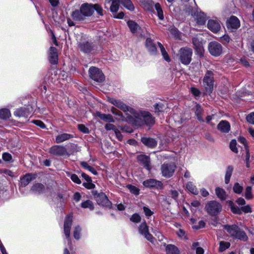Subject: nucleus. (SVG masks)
<instances>
[{
	"instance_id": "obj_1",
	"label": "nucleus",
	"mask_w": 254,
	"mask_h": 254,
	"mask_svg": "<svg viewBox=\"0 0 254 254\" xmlns=\"http://www.w3.org/2000/svg\"><path fill=\"white\" fill-rule=\"evenodd\" d=\"M133 118L136 126H141L144 124L151 126L155 123V118L148 112L140 111L138 113L136 111Z\"/></svg>"
},
{
	"instance_id": "obj_2",
	"label": "nucleus",
	"mask_w": 254,
	"mask_h": 254,
	"mask_svg": "<svg viewBox=\"0 0 254 254\" xmlns=\"http://www.w3.org/2000/svg\"><path fill=\"white\" fill-rule=\"evenodd\" d=\"M202 85L206 92L211 93L214 85V74L211 70L206 71L202 81Z\"/></svg>"
},
{
	"instance_id": "obj_3",
	"label": "nucleus",
	"mask_w": 254,
	"mask_h": 254,
	"mask_svg": "<svg viewBox=\"0 0 254 254\" xmlns=\"http://www.w3.org/2000/svg\"><path fill=\"white\" fill-rule=\"evenodd\" d=\"M192 51L189 48H181L178 54L179 59L182 64L188 65L191 62Z\"/></svg>"
},
{
	"instance_id": "obj_4",
	"label": "nucleus",
	"mask_w": 254,
	"mask_h": 254,
	"mask_svg": "<svg viewBox=\"0 0 254 254\" xmlns=\"http://www.w3.org/2000/svg\"><path fill=\"white\" fill-rule=\"evenodd\" d=\"M206 212L210 215L214 216L220 213L222 210V205L218 202L212 200L209 201L205 207Z\"/></svg>"
},
{
	"instance_id": "obj_5",
	"label": "nucleus",
	"mask_w": 254,
	"mask_h": 254,
	"mask_svg": "<svg viewBox=\"0 0 254 254\" xmlns=\"http://www.w3.org/2000/svg\"><path fill=\"white\" fill-rule=\"evenodd\" d=\"M176 166L174 163H165L161 168V173L163 177L165 178L171 177L175 172Z\"/></svg>"
},
{
	"instance_id": "obj_6",
	"label": "nucleus",
	"mask_w": 254,
	"mask_h": 254,
	"mask_svg": "<svg viewBox=\"0 0 254 254\" xmlns=\"http://www.w3.org/2000/svg\"><path fill=\"white\" fill-rule=\"evenodd\" d=\"M109 101L113 105L119 108L124 112H129L132 115L133 117L135 114L136 111L132 108L127 105L122 101L115 99H110Z\"/></svg>"
},
{
	"instance_id": "obj_7",
	"label": "nucleus",
	"mask_w": 254,
	"mask_h": 254,
	"mask_svg": "<svg viewBox=\"0 0 254 254\" xmlns=\"http://www.w3.org/2000/svg\"><path fill=\"white\" fill-rule=\"evenodd\" d=\"M90 77L95 81L101 82L105 80V76L102 71L98 68L92 66L89 69Z\"/></svg>"
},
{
	"instance_id": "obj_8",
	"label": "nucleus",
	"mask_w": 254,
	"mask_h": 254,
	"mask_svg": "<svg viewBox=\"0 0 254 254\" xmlns=\"http://www.w3.org/2000/svg\"><path fill=\"white\" fill-rule=\"evenodd\" d=\"M208 48L210 54L215 57L220 56L223 52V47L222 45L220 43L215 41L209 43Z\"/></svg>"
},
{
	"instance_id": "obj_9",
	"label": "nucleus",
	"mask_w": 254,
	"mask_h": 254,
	"mask_svg": "<svg viewBox=\"0 0 254 254\" xmlns=\"http://www.w3.org/2000/svg\"><path fill=\"white\" fill-rule=\"evenodd\" d=\"M49 153L53 155L62 156L68 154L66 148L60 145H55L49 149Z\"/></svg>"
},
{
	"instance_id": "obj_10",
	"label": "nucleus",
	"mask_w": 254,
	"mask_h": 254,
	"mask_svg": "<svg viewBox=\"0 0 254 254\" xmlns=\"http://www.w3.org/2000/svg\"><path fill=\"white\" fill-rule=\"evenodd\" d=\"M139 233L143 235L148 241L151 243H153L154 238L152 235L149 233L148 227L147 226L146 223H141L138 228Z\"/></svg>"
},
{
	"instance_id": "obj_11",
	"label": "nucleus",
	"mask_w": 254,
	"mask_h": 254,
	"mask_svg": "<svg viewBox=\"0 0 254 254\" xmlns=\"http://www.w3.org/2000/svg\"><path fill=\"white\" fill-rule=\"evenodd\" d=\"M72 216L71 214H69L65 217L64 225V233L66 238L68 240H69L70 238V229L72 225Z\"/></svg>"
},
{
	"instance_id": "obj_12",
	"label": "nucleus",
	"mask_w": 254,
	"mask_h": 254,
	"mask_svg": "<svg viewBox=\"0 0 254 254\" xmlns=\"http://www.w3.org/2000/svg\"><path fill=\"white\" fill-rule=\"evenodd\" d=\"M96 200L99 205L105 207H110L111 202L104 193H100L95 195Z\"/></svg>"
},
{
	"instance_id": "obj_13",
	"label": "nucleus",
	"mask_w": 254,
	"mask_h": 254,
	"mask_svg": "<svg viewBox=\"0 0 254 254\" xmlns=\"http://www.w3.org/2000/svg\"><path fill=\"white\" fill-rule=\"evenodd\" d=\"M143 185L148 188H155L157 189L163 188V184L161 182L153 179H149L144 181Z\"/></svg>"
},
{
	"instance_id": "obj_14",
	"label": "nucleus",
	"mask_w": 254,
	"mask_h": 254,
	"mask_svg": "<svg viewBox=\"0 0 254 254\" xmlns=\"http://www.w3.org/2000/svg\"><path fill=\"white\" fill-rule=\"evenodd\" d=\"M78 47L81 52L84 53H89L93 50L94 45L92 43L83 41L78 43Z\"/></svg>"
},
{
	"instance_id": "obj_15",
	"label": "nucleus",
	"mask_w": 254,
	"mask_h": 254,
	"mask_svg": "<svg viewBox=\"0 0 254 254\" xmlns=\"http://www.w3.org/2000/svg\"><path fill=\"white\" fill-rule=\"evenodd\" d=\"M145 47L150 54L152 55H157V50L156 45L151 38H148L146 39L145 41Z\"/></svg>"
},
{
	"instance_id": "obj_16",
	"label": "nucleus",
	"mask_w": 254,
	"mask_h": 254,
	"mask_svg": "<svg viewBox=\"0 0 254 254\" xmlns=\"http://www.w3.org/2000/svg\"><path fill=\"white\" fill-rule=\"evenodd\" d=\"M93 4L83 3L80 6V10L85 16H90L94 12Z\"/></svg>"
},
{
	"instance_id": "obj_17",
	"label": "nucleus",
	"mask_w": 254,
	"mask_h": 254,
	"mask_svg": "<svg viewBox=\"0 0 254 254\" xmlns=\"http://www.w3.org/2000/svg\"><path fill=\"white\" fill-rule=\"evenodd\" d=\"M112 3L110 7V11L113 13L117 12L119 8V4L121 2V0H105V7L107 8V5Z\"/></svg>"
},
{
	"instance_id": "obj_18",
	"label": "nucleus",
	"mask_w": 254,
	"mask_h": 254,
	"mask_svg": "<svg viewBox=\"0 0 254 254\" xmlns=\"http://www.w3.org/2000/svg\"><path fill=\"white\" fill-rule=\"evenodd\" d=\"M49 60L52 64H57L58 60L57 50L54 47H51L49 53Z\"/></svg>"
},
{
	"instance_id": "obj_19",
	"label": "nucleus",
	"mask_w": 254,
	"mask_h": 254,
	"mask_svg": "<svg viewBox=\"0 0 254 254\" xmlns=\"http://www.w3.org/2000/svg\"><path fill=\"white\" fill-rule=\"evenodd\" d=\"M138 161L147 170H150L151 167L150 165V158L145 155H140L137 157Z\"/></svg>"
},
{
	"instance_id": "obj_20",
	"label": "nucleus",
	"mask_w": 254,
	"mask_h": 254,
	"mask_svg": "<svg viewBox=\"0 0 254 254\" xmlns=\"http://www.w3.org/2000/svg\"><path fill=\"white\" fill-rule=\"evenodd\" d=\"M73 137L74 135L72 134L67 133H61L56 136L55 142L58 144L61 143L65 141L69 140L70 139L73 138Z\"/></svg>"
},
{
	"instance_id": "obj_21",
	"label": "nucleus",
	"mask_w": 254,
	"mask_h": 254,
	"mask_svg": "<svg viewBox=\"0 0 254 254\" xmlns=\"http://www.w3.org/2000/svg\"><path fill=\"white\" fill-rule=\"evenodd\" d=\"M141 141L144 145L149 148H154L157 144V141L153 138L143 137L141 138Z\"/></svg>"
},
{
	"instance_id": "obj_22",
	"label": "nucleus",
	"mask_w": 254,
	"mask_h": 254,
	"mask_svg": "<svg viewBox=\"0 0 254 254\" xmlns=\"http://www.w3.org/2000/svg\"><path fill=\"white\" fill-rule=\"evenodd\" d=\"M240 26V21L236 16H232L227 21V27L228 28L237 29Z\"/></svg>"
},
{
	"instance_id": "obj_23",
	"label": "nucleus",
	"mask_w": 254,
	"mask_h": 254,
	"mask_svg": "<svg viewBox=\"0 0 254 254\" xmlns=\"http://www.w3.org/2000/svg\"><path fill=\"white\" fill-rule=\"evenodd\" d=\"M208 28L214 33H217L220 29L219 22L216 20H209L207 23Z\"/></svg>"
},
{
	"instance_id": "obj_24",
	"label": "nucleus",
	"mask_w": 254,
	"mask_h": 254,
	"mask_svg": "<svg viewBox=\"0 0 254 254\" xmlns=\"http://www.w3.org/2000/svg\"><path fill=\"white\" fill-rule=\"evenodd\" d=\"M36 178V174H32L30 173L26 174L21 179V185L22 187H26L30 182L34 180Z\"/></svg>"
},
{
	"instance_id": "obj_25",
	"label": "nucleus",
	"mask_w": 254,
	"mask_h": 254,
	"mask_svg": "<svg viewBox=\"0 0 254 254\" xmlns=\"http://www.w3.org/2000/svg\"><path fill=\"white\" fill-rule=\"evenodd\" d=\"M217 128L223 133H227L230 130V125L226 121H221L217 126Z\"/></svg>"
},
{
	"instance_id": "obj_26",
	"label": "nucleus",
	"mask_w": 254,
	"mask_h": 254,
	"mask_svg": "<svg viewBox=\"0 0 254 254\" xmlns=\"http://www.w3.org/2000/svg\"><path fill=\"white\" fill-rule=\"evenodd\" d=\"M203 112L204 110L201 106L199 104H196L194 107V113L197 120L201 122H204L203 118Z\"/></svg>"
},
{
	"instance_id": "obj_27",
	"label": "nucleus",
	"mask_w": 254,
	"mask_h": 254,
	"mask_svg": "<svg viewBox=\"0 0 254 254\" xmlns=\"http://www.w3.org/2000/svg\"><path fill=\"white\" fill-rule=\"evenodd\" d=\"M233 237L243 241H246L248 239L246 233L239 227H238Z\"/></svg>"
},
{
	"instance_id": "obj_28",
	"label": "nucleus",
	"mask_w": 254,
	"mask_h": 254,
	"mask_svg": "<svg viewBox=\"0 0 254 254\" xmlns=\"http://www.w3.org/2000/svg\"><path fill=\"white\" fill-rule=\"evenodd\" d=\"M196 23L199 25H203L206 21V16L203 12H198L195 15Z\"/></svg>"
},
{
	"instance_id": "obj_29",
	"label": "nucleus",
	"mask_w": 254,
	"mask_h": 254,
	"mask_svg": "<svg viewBox=\"0 0 254 254\" xmlns=\"http://www.w3.org/2000/svg\"><path fill=\"white\" fill-rule=\"evenodd\" d=\"M31 190L35 193H41L44 191L45 187L41 183H36L33 185Z\"/></svg>"
},
{
	"instance_id": "obj_30",
	"label": "nucleus",
	"mask_w": 254,
	"mask_h": 254,
	"mask_svg": "<svg viewBox=\"0 0 254 254\" xmlns=\"http://www.w3.org/2000/svg\"><path fill=\"white\" fill-rule=\"evenodd\" d=\"M97 116L101 120L106 122L114 123L115 121L113 116L110 114H102L100 112L97 113Z\"/></svg>"
},
{
	"instance_id": "obj_31",
	"label": "nucleus",
	"mask_w": 254,
	"mask_h": 254,
	"mask_svg": "<svg viewBox=\"0 0 254 254\" xmlns=\"http://www.w3.org/2000/svg\"><path fill=\"white\" fill-rule=\"evenodd\" d=\"M238 226L236 225H225L223 226V228L229 233L230 236L232 237L234 236L235 233L236 232Z\"/></svg>"
},
{
	"instance_id": "obj_32",
	"label": "nucleus",
	"mask_w": 254,
	"mask_h": 254,
	"mask_svg": "<svg viewBox=\"0 0 254 254\" xmlns=\"http://www.w3.org/2000/svg\"><path fill=\"white\" fill-rule=\"evenodd\" d=\"M71 17L74 20L79 21L84 20L85 15L80 10H76L72 12Z\"/></svg>"
},
{
	"instance_id": "obj_33",
	"label": "nucleus",
	"mask_w": 254,
	"mask_h": 254,
	"mask_svg": "<svg viewBox=\"0 0 254 254\" xmlns=\"http://www.w3.org/2000/svg\"><path fill=\"white\" fill-rule=\"evenodd\" d=\"M233 170L234 168L231 165H229L227 167L225 175V184H228L229 183Z\"/></svg>"
},
{
	"instance_id": "obj_34",
	"label": "nucleus",
	"mask_w": 254,
	"mask_h": 254,
	"mask_svg": "<svg viewBox=\"0 0 254 254\" xmlns=\"http://www.w3.org/2000/svg\"><path fill=\"white\" fill-rule=\"evenodd\" d=\"M14 115L18 117H25L27 118L29 115V113L26 108H21L15 110L14 112Z\"/></svg>"
},
{
	"instance_id": "obj_35",
	"label": "nucleus",
	"mask_w": 254,
	"mask_h": 254,
	"mask_svg": "<svg viewBox=\"0 0 254 254\" xmlns=\"http://www.w3.org/2000/svg\"><path fill=\"white\" fill-rule=\"evenodd\" d=\"M127 25L132 33H136L138 30L140 29V26L136 22L132 20H129L127 22Z\"/></svg>"
},
{
	"instance_id": "obj_36",
	"label": "nucleus",
	"mask_w": 254,
	"mask_h": 254,
	"mask_svg": "<svg viewBox=\"0 0 254 254\" xmlns=\"http://www.w3.org/2000/svg\"><path fill=\"white\" fill-rule=\"evenodd\" d=\"M157 44L160 49L164 59L167 62H170L171 61V59L163 45L160 42H157Z\"/></svg>"
},
{
	"instance_id": "obj_37",
	"label": "nucleus",
	"mask_w": 254,
	"mask_h": 254,
	"mask_svg": "<svg viewBox=\"0 0 254 254\" xmlns=\"http://www.w3.org/2000/svg\"><path fill=\"white\" fill-rule=\"evenodd\" d=\"M167 254H179L178 249L174 245H168L166 248Z\"/></svg>"
},
{
	"instance_id": "obj_38",
	"label": "nucleus",
	"mask_w": 254,
	"mask_h": 254,
	"mask_svg": "<svg viewBox=\"0 0 254 254\" xmlns=\"http://www.w3.org/2000/svg\"><path fill=\"white\" fill-rule=\"evenodd\" d=\"M215 193L217 197L221 200H225L226 198L225 191L222 188H216Z\"/></svg>"
},
{
	"instance_id": "obj_39",
	"label": "nucleus",
	"mask_w": 254,
	"mask_h": 254,
	"mask_svg": "<svg viewBox=\"0 0 254 254\" xmlns=\"http://www.w3.org/2000/svg\"><path fill=\"white\" fill-rule=\"evenodd\" d=\"M112 113L117 116L116 119L119 121H124L125 117L122 113L114 107H112L111 110Z\"/></svg>"
},
{
	"instance_id": "obj_40",
	"label": "nucleus",
	"mask_w": 254,
	"mask_h": 254,
	"mask_svg": "<svg viewBox=\"0 0 254 254\" xmlns=\"http://www.w3.org/2000/svg\"><path fill=\"white\" fill-rule=\"evenodd\" d=\"M121 3L128 10H134V7L130 0H121Z\"/></svg>"
},
{
	"instance_id": "obj_41",
	"label": "nucleus",
	"mask_w": 254,
	"mask_h": 254,
	"mask_svg": "<svg viewBox=\"0 0 254 254\" xmlns=\"http://www.w3.org/2000/svg\"><path fill=\"white\" fill-rule=\"evenodd\" d=\"M80 165L84 168L85 169L87 170L93 174L96 175L97 174V172L96 170L92 166L88 165V164L86 162H81Z\"/></svg>"
},
{
	"instance_id": "obj_42",
	"label": "nucleus",
	"mask_w": 254,
	"mask_h": 254,
	"mask_svg": "<svg viewBox=\"0 0 254 254\" xmlns=\"http://www.w3.org/2000/svg\"><path fill=\"white\" fill-rule=\"evenodd\" d=\"M155 8L157 11V16L159 19L163 20L164 19V14L161 5L159 3H156L155 4Z\"/></svg>"
},
{
	"instance_id": "obj_43",
	"label": "nucleus",
	"mask_w": 254,
	"mask_h": 254,
	"mask_svg": "<svg viewBox=\"0 0 254 254\" xmlns=\"http://www.w3.org/2000/svg\"><path fill=\"white\" fill-rule=\"evenodd\" d=\"M10 113L9 110L3 109L0 110V119H6L10 117Z\"/></svg>"
},
{
	"instance_id": "obj_44",
	"label": "nucleus",
	"mask_w": 254,
	"mask_h": 254,
	"mask_svg": "<svg viewBox=\"0 0 254 254\" xmlns=\"http://www.w3.org/2000/svg\"><path fill=\"white\" fill-rule=\"evenodd\" d=\"M186 188L190 192L193 194H197L198 191L196 187L193 184V183L191 182H189L187 184Z\"/></svg>"
},
{
	"instance_id": "obj_45",
	"label": "nucleus",
	"mask_w": 254,
	"mask_h": 254,
	"mask_svg": "<svg viewBox=\"0 0 254 254\" xmlns=\"http://www.w3.org/2000/svg\"><path fill=\"white\" fill-rule=\"evenodd\" d=\"M81 206L83 208H89L90 210H93L94 209L93 204L90 200H87L82 202Z\"/></svg>"
},
{
	"instance_id": "obj_46",
	"label": "nucleus",
	"mask_w": 254,
	"mask_h": 254,
	"mask_svg": "<svg viewBox=\"0 0 254 254\" xmlns=\"http://www.w3.org/2000/svg\"><path fill=\"white\" fill-rule=\"evenodd\" d=\"M245 197L247 199H251L253 197L252 194V188L248 186L246 188L245 191Z\"/></svg>"
},
{
	"instance_id": "obj_47",
	"label": "nucleus",
	"mask_w": 254,
	"mask_h": 254,
	"mask_svg": "<svg viewBox=\"0 0 254 254\" xmlns=\"http://www.w3.org/2000/svg\"><path fill=\"white\" fill-rule=\"evenodd\" d=\"M219 251L224 252L230 246V243L228 242L221 241L220 242Z\"/></svg>"
},
{
	"instance_id": "obj_48",
	"label": "nucleus",
	"mask_w": 254,
	"mask_h": 254,
	"mask_svg": "<svg viewBox=\"0 0 254 254\" xmlns=\"http://www.w3.org/2000/svg\"><path fill=\"white\" fill-rule=\"evenodd\" d=\"M81 228L79 226H76L74 228L73 236L76 240H79L80 238V232Z\"/></svg>"
},
{
	"instance_id": "obj_49",
	"label": "nucleus",
	"mask_w": 254,
	"mask_h": 254,
	"mask_svg": "<svg viewBox=\"0 0 254 254\" xmlns=\"http://www.w3.org/2000/svg\"><path fill=\"white\" fill-rule=\"evenodd\" d=\"M155 113H160L164 111L165 106L163 103H157L154 105Z\"/></svg>"
},
{
	"instance_id": "obj_50",
	"label": "nucleus",
	"mask_w": 254,
	"mask_h": 254,
	"mask_svg": "<svg viewBox=\"0 0 254 254\" xmlns=\"http://www.w3.org/2000/svg\"><path fill=\"white\" fill-rule=\"evenodd\" d=\"M233 189L236 193L241 194L243 191V187L238 183H236L234 184Z\"/></svg>"
},
{
	"instance_id": "obj_51",
	"label": "nucleus",
	"mask_w": 254,
	"mask_h": 254,
	"mask_svg": "<svg viewBox=\"0 0 254 254\" xmlns=\"http://www.w3.org/2000/svg\"><path fill=\"white\" fill-rule=\"evenodd\" d=\"M237 142L235 139H233L230 143V148L234 153H237L238 152V149L236 147Z\"/></svg>"
},
{
	"instance_id": "obj_52",
	"label": "nucleus",
	"mask_w": 254,
	"mask_h": 254,
	"mask_svg": "<svg viewBox=\"0 0 254 254\" xmlns=\"http://www.w3.org/2000/svg\"><path fill=\"white\" fill-rule=\"evenodd\" d=\"M93 6L94 11L96 10L99 15L102 16L103 15V9L102 7L98 4H94Z\"/></svg>"
},
{
	"instance_id": "obj_53",
	"label": "nucleus",
	"mask_w": 254,
	"mask_h": 254,
	"mask_svg": "<svg viewBox=\"0 0 254 254\" xmlns=\"http://www.w3.org/2000/svg\"><path fill=\"white\" fill-rule=\"evenodd\" d=\"M130 221L134 223H139L141 221V217L137 213L133 214L130 218Z\"/></svg>"
},
{
	"instance_id": "obj_54",
	"label": "nucleus",
	"mask_w": 254,
	"mask_h": 254,
	"mask_svg": "<svg viewBox=\"0 0 254 254\" xmlns=\"http://www.w3.org/2000/svg\"><path fill=\"white\" fill-rule=\"evenodd\" d=\"M127 188L129 190L130 192L132 193L133 194L137 195L139 193V190L135 186L128 185L127 186Z\"/></svg>"
},
{
	"instance_id": "obj_55",
	"label": "nucleus",
	"mask_w": 254,
	"mask_h": 254,
	"mask_svg": "<svg viewBox=\"0 0 254 254\" xmlns=\"http://www.w3.org/2000/svg\"><path fill=\"white\" fill-rule=\"evenodd\" d=\"M78 129L84 133H88L89 132V129L86 127L84 125H78Z\"/></svg>"
},
{
	"instance_id": "obj_56",
	"label": "nucleus",
	"mask_w": 254,
	"mask_h": 254,
	"mask_svg": "<svg viewBox=\"0 0 254 254\" xmlns=\"http://www.w3.org/2000/svg\"><path fill=\"white\" fill-rule=\"evenodd\" d=\"M2 159L5 161H10L12 160L11 155L7 152H4L2 154Z\"/></svg>"
},
{
	"instance_id": "obj_57",
	"label": "nucleus",
	"mask_w": 254,
	"mask_h": 254,
	"mask_svg": "<svg viewBox=\"0 0 254 254\" xmlns=\"http://www.w3.org/2000/svg\"><path fill=\"white\" fill-rule=\"evenodd\" d=\"M246 120L249 123L254 125V112L249 114L246 117Z\"/></svg>"
},
{
	"instance_id": "obj_58",
	"label": "nucleus",
	"mask_w": 254,
	"mask_h": 254,
	"mask_svg": "<svg viewBox=\"0 0 254 254\" xmlns=\"http://www.w3.org/2000/svg\"><path fill=\"white\" fill-rule=\"evenodd\" d=\"M70 179L73 182L77 184H80L81 183L80 180L76 174L71 175Z\"/></svg>"
},
{
	"instance_id": "obj_59",
	"label": "nucleus",
	"mask_w": 254,
	"mask_h": 254,
	"mask_svg": "<svg viewBox=\"0 0 254 254\" xmlns=\"http://www.w3.org/2000/svg\"><path fill=\"white\" fill-rule=\"evenodd\" d=\"M83 186L88 189H92L95 187V185L92 183L91 181H87L86 183H83Z\"/></svg>"
},
{
	"instance_id": "obj_60",
	"label": "nucleus",
	"mask_w": 254,
	"mask_h": 254,
	"mask_svg": "<svg viewBox=\"0 0 254 254\" xmlns=\"http://www.w3.org/2000/svg\"><path fill=\"white\" fill-rule=\"evenodd\" d=\"M32 122L37 126L40 127L42 128H46L45 125L43 123V122L40 120H33Z\"/></svg>"
},
{
	"instance_id": "obj_61",
	"label": "nucleus",
	"mask_w": 254,
	"mask_h": 254,
	"mask_svg": "<svg viewBox=\"0 0 254 254\" xmlns=\"http://www.w3.org/2000/svg\"><path fill=\"white\" fill-rule=\"evenodd\" d=\"M105 128L107 130H113L114 131L117 129L116 127L114 125L111 124H106L105 126Z\"/></svg>"
},
{
	"instance_id": "obj_62",
	"label": "nucleus",
	"mask_w": 254,
	"mask_h": 254,
	"mask_svg": "<svg viewBox=\"0 0 254 254\" xmlns=\"http://www.w3.org/2000/svg\"><path fill=\"white\" fill-rule=\"evenodd\" d=\"M192 42L196 48H199V47L201 46V43L199 40L195 37L192 38Z\"/></svg>"
},
{
	"instance_id": "obj_63",
	"label": "nucleus",
	"mask_w": 254,
	"mask_h": 254,
	"mask_svg": "<svg viewBox=\"0 0 254 254\" xmlns=\"http://www.w3.org/2000/svg\"><path fill=\"white\" fill-rule=\"evenodd\" d=\"M177 235L180 238L187 239V237L185 236V232L183 229H180L177 232Z\"/></svg>"
},
{
	"instance_id": "obj_64",
	"label": "nucleus",
	"mask_w": 254,
	"mask_h": 254,
	"mask_svg": "<svg viewBox=\"0 0 254 254\" xmlns=\"http://www.w3.org/2000/svg\"><path fill=\"white\" fill-rule=\"evenodd\" d=\"M143 210L146 216H150L153 214V212L151 211V210L146 206L143 207Z\"/></svg>"
}]
</instances>
